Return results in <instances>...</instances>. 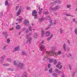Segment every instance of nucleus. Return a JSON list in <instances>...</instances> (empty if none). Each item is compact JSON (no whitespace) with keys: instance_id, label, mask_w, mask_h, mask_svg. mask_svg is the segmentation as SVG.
Here are the masks:
<instances>
[{"instance_id":"obj_1","label":"nucleus","mask_w":77,"mask_h":77,"mask_svg":"<svg viewBox=\"0 0 77 77\" xmlns=\"http://www.w3.org/2000/svg\"><path fill=\"white\" fill-rule=\"evenodd\" d=\"M54 50H55V48H53L52 50L50 52L48 51H46L45 55H47V56L50 55L51 56H54V57H56V56H57V53L54 52Z\"/></svg>"},{"instance_id":"obj_2","label":"nucleus","mask_w":77,"mask_h":77,"mask_svg":"<svg viewBox=\"0 0 77 77\" xmlns=\"http://www.w3.org/2000/svg\"><path fill=\"white\" fill-rule=\"evenodd\" d=\"M32 35V32L29 34V35H26V38L27 39V44H30V43H31V41H32V37L30 36V35Z\"/></svg>"},{"instance_id":"obj_3","label":"nucleus","mask_w":77,"mask_h":77,"mask_svg":"<svg viewBox=\"0 0 77 77\" xmlns=\"http://www.w3.org/2000/svg\"><path fill=\"white\" fill-rule=\"evenodd\" d=\"M24 11V8L22 6H21L18 10V11L17 13V16H19L20 15L21 11Z\"/></svg>"},{"instance_id":"obj_4","label":"nucleus","mask_w":77,"mask_h":77,"mask_svg":"<svg viewBox=\"0 0 77 77\" xmlns=\"http://www.w3.org/2000/svg\"><path fill=\"white\" fill-rule=\"evenodd\" d=\"M37 14V11L36 10H33L32 12V16H34V18L36 19L37 18V17L38 16V14Z\"/></svg>"},{"instance_id":"obj_5","label":"nucleus","mask_w":77,"mask_h":77,"mask_svg":"<svg viewBox=\"0 0 77 77\" xmlns=\"http://www.w3.org/2000/svg\"><path fill=\"white\" fill-rule=\"evenodd\" d=\"M17 65L19 68H20V69H23L24 67V65L21 63L18 62Z\"/></svg>"},{"instance_id":"obj_6","label":"nucleus","mask_w":77,"mask_h":77,"mask_svg":"<svg viewBox=\"0 0 77 77\" xmlns=\"http://www.w3.org/2000/svg\"><path fill=\"white\" fill-rule=\"evenodd\" d=\"M56 67L58 68V69H61L62 67V66L61 65V63L59 62L58 63L57 65H56Z\"/></svg>"},{"instance_id":"obj_7","label":"nucleus","mask_w":77,"mask_h":77,"mask_svg":"<svg viewBox=\"0 0 77 77\" xmlns=\"http://www.w3.org/2000/svg\"><path fill=\"white\" fill-rule=\"evenodd\" d=\"M23 17H22L21 16H19V18L17 20V21H18L19 23H21V21H22V20H23Z\"/></svg>"},{"instance_id":"obj_8","label":"nucleus","mask_w":77,"mask_h":77,"mask_svg":"<svg viewBox=\"0 0 77 77\" xmlns=\"http://www.w3.org/2000/svg\"><path fill=\"white\" fill-rule=\"evenodd\" d=\"M23 23L25 26H28L29 24V21L27 20H25L23 21Z\"/></svg>"},{"instance_id":"obj_9","label":"nucleus","mask_w":77,"mask_h":77,"mask_svg":"<svg viewBox=\"0 0 77 77\" xmlns=\"http://www.w3.org/2000/svg\"><path fill=\"white\" fill-rule=\"evenodd\" d=\"M45 46H44V45H41L40 47V51H43V50L45 49Z\"/></svg>"},{"instance_id":"obj_10","label":"nucleus","mask_w":77,"mask_h":77,"mask_svg":"<svg viewBox=\"0 0 77 77\" xmlns=\"http://www.w3.org/2000/svg\"><path fill=\"white\" fill-rule=\"evenodd\" d=\"M50 33H51L49 31H47L45 33V36L47 37L50 36Z\"/></svg>"},{"instance_id":"obj_11","label":"nucleus","mask_w":77,"mask_h":77,"mask_svg":"<svg viewBox=\"0 0 77 77\" xmlns=\"http://www.w3.org/2000/svg\"><path fill=\"white\" fill-rule=\"evenodd\" d=\"M22 77H27V72H24L23 73L22 75Z\"/></svg>"},{"instance_id":"obj_12","label":"nucleus","mask_w":77,"mask_h":77,"mask_svg":"<svg viewBox=\"0 0 77 77\" xmlns=\"http://www.w3.org/2000/svg\"><path fill=\"white\" fill-rule=\"evenodd\" d=\"M52 76L54 77H57V74L56 73H53L52 74Z\"/></svg>"},{"instance_id":"obj_13","label":"nucleus","mask_w":77,"mask_h":77,"mask_svg":"<svg viewBox=\"0 0 77 77\" xmlns=\"http://www.w3.org/2000/svg\"><path fill=\"white\" fill-rule=\"evenodd\" d=\"M20 28L21 26L20 25H17L16 27V29H17V30H19V29H20Z\"/></svg>"},{"instance_id":"obj_14","label":"nucleus","mask_w":77,"mask_h":77,"mask_svg":"<svg viewBox=\"0 0 77 77\" xmlns=\"http://www.w3.org/2000/svg\"><path fill=\"white\" fill-rule=\"evenodd\" d=\"M60 8V7L59 6H56L54 8V11L55 10H57V9H59Z\"/></svg>"},{"instance_id":"obj_15","label":"nucleus","mask_w":77,"mask_h":77,"mask_svg":"<svg viewBox=\"0 0 77 77\" xmlns=\"http://www.w3.org/2000/svg\"><path fill=\"white\" fill-rule=\"evenodd\" d=\"M33 36L34 38H37V37H38V34L36 32L34 33V34Z\"/></svg>"},{"instance_id":"obj_16","label":"nucleus","mask_w":77,"mask_h":77,"mask_svg":"<svg viewBox=\"0 0 77 77\" xmlns=\"http://www.w3.org/2000/svg\"><path fill=\"white\" fill-rule=\"evenodd\" d=\"M41 35L42 36H44L45 35V32H44V30H42L41 31Z\"/></svg>"},{"instance_id":"obj_17","label":"nucleus","mask_w":77,"mask_h":77,"mask_svg":"<svg viewBox=\"0 0 77 77\" xmlns=\"http://www.w3.org/2000/svg\"><path fill=\"white\" fill-rule=\"evenodd\" d=\"M66 44H64L63 45V48L65 51H66Z\"/></svg>"},{"instance_id":"obj_18","label":"nucleus","mask_w":77,"mask_h":77,"mask_svg":"<svg viewBox=\"0 0 77 77\" xmlns=\"http://www.w3.org/2000/svg\"><path fill=\"white\" fill-rule=\"evenodd\" d=\"M38 9L39 10V11L38 12V14L39 15H41V12H42V8H41L40 10V8L38 7Z\"/></svg>"},{"instance_id":"obj_19","label":"nucleus","mask_w":77,"mask_h":77,"mask_svg":"<svg viewBox=\"0 0 77 77\" xmlns=\"http://www.w3.org/2000/svg\"><path fill=\"white\" fill-rule=\"evenodd\" d=\"M55 4L56 3H58V4H60V2L59 0H55Z\"/></svg>"},{"instance_id":"obj_20","label":"nucleus","mask_w":77,"mask_h":77,"mask_svg":"<svg viewBox=\"0 0 77 77\" xmlns=\"http://www.w3.org/2000/svg\"><path fill=\"white\" fill-rule=\"evenodd\" d=\"M55 72H57L58 74H59L60 73H61V71H60L58 70V69H55Z\"/></svg>"},{"instance_id":"obj_21","label":"nucleus","mask_w":77,"mask_h":77,"mask_svg":"<svg viewBox=\"0 0 77 77\" xmlns=\"http://www.w3.org/2000/svg\"><path fill=\"white\" fill-rule=\"evenodd\" d=\"M18 49H19V47H17L16 48H14V50L13 51H18Z\"/></svg>"},{"instance_id":"obj_22","label":"nucleus","mask_w":77,"mask_h":77,"mask_svg":"<svg viewBox=\"0 0 77 77\" xmlns=\"http://www.w3.org/2000/svg\"><path fill=\"white\" fill-rule=\"evenodd\" d=\"M2 34L3 35H4V36H7V32H2Z\"/></svg>"},{"instance_id":"obj_23","label":"nucleus","mask_w":77,"mask_h":77,"mask_svg":"<svg viewBox=\"0 0 77 77\" xmlns=\"http://www.w3.org/2000/svg\"><path fill=\"white\" fill-rule=\"evenodd\" d=\"M57 61L56 59H55L54 60L53 63L55 65L56 64V63H57Z\"/></svg>"},{"instance_id":"obj_24","label":"nucleus","mask_w":77,"mask_h":77,"mask_svg":"<svg viewBox=\"0 0 77 77\" xmlns=\"http://www.w3.org/2000/svg\"><path fill=\"white\" fill-rule=\"evenodd\" d=\"M51 24L49 25V26L47 27L45 29V30H48V29H49L50 28V27H51Z\"/></svg>"},{"instance_id":"obj_25","label":"nucleus","mask_w":77,"mask_h":77,"mask_svg":"<svg viewBox=\"0 0 77 77\" xmlns=\"http://www.w3.org/2000/svg\"><path fill=\"white\" fill-rule=\"evenodd\" d=\"M5 6H7V5H8V1L7 0V1H5Z\"/></svg>"},{"instance_id":"obj_26","label":"nucleus","mask_w":77,"mask_h":77,"mask_svg":"<svg viewBox=\"0 0 77 77\" xmlns=\"http://www.w3.org/2000/svg\"><path fill=\"white\" fill-rule=\"evenodd\" d=\"M9 65V63H5L3 64V66H8Z\"/></svg>"},{"instance_id":"obj_27","label":"nucleus","mask_w":77,"mask_h":77,"mask_svg":"<svg viewBox=\"0 0 77 77\" xmlns=\"http://www.w3.org/2000/svg\"><path fill=\"white\" fill-rule=\"evenodd\" d=\"M45 18L47 20H50L51 18H50V17L49 16H48L45 17Z\"/></svg>"},{"instance_id":"obj_28","label":"nucleus","mask_w":77,"mask_h":77,"mask_svg":"<svg viewBox=\"0 0 77 77\" xmlns=\"http://www.w3.org/2000/svg\"><path fill=\"white\" fill-rule=\"evenodd\" d=\"M13 62L14 65H15V66H17L18 65V64L16 63V61L15 60H14Z\"/></svg>"},{"instance_id":"obj_29","label":"nucleus","mask_w":77,"mask_h":77,"mask_svg":"<svg viewBox=\"0 0 77 77\" xmlns=\"http://www.w3.org/2000/svg\"><path fill=\"white\" fill-rule=\"evenodd\" d=\"M58 55H60L62 54V52L61 51H59L57 53Z\"/></svg>"},{"instance_id":"obj_30","label":"nucleus","mask_w":77,"mask_h":77,"mask_svg":"<svg viewBox=\"0 0 77 77\" xmlns=\"http://www.w3.org/2000/svg\"><path fill=\"white\" fill-rule=\"evenodd\" d=\"M52 68L49 69V73H51V72H52Z\"/></svg>"},{"instance_id":"obj_31","label":"nucleus","mask_w":77,"mask_h":77,"mask_svg":"<svg viewBox=\"0 0 77 77\" xmlns=\"http://www.w3.org/2000/svg\"><path fill=\"white\" fill-rule=\"evenodd\" d=\"M4 59H5V56H3L1 58V60L2 61H3Z\"/></svg>"},{"instance_id":"obj_32","label":"nucleus","mask_w":77,"mask_h":77,"mask_svg":"<svg viewBox=\"0 0 77 77\" xmlns=\"http://www.w3.org/2000/svg\"><path fill=\"white\" fill-rule=\"evenodd\" d=\"M49 13V12H48V11H47L45 12V13H44L43 14H45V15H47V14H48Z\"/></svg>"},{"instance_id":"obj_33","label":"nucleus","mask_w":77,"mask_h":77,"mask_svg":"<svg viewBox=\"0 0 77 77\" xmlns=\"http://www.w3.org/2000/svg\"><path fill=\"white\" fill-rule=\"evenodd\" d=\"M28 29L30 31H32V26H29V27H28Z\"/></svg>"},{"instance_id":"obj_34","label":"nucleus","mask_w":77,"mask_h":77,"mask_svg":"<svg viewBox=\"0 0 77 77\" xmlns=\"http://www.w3.org/2000/svg\"><path fill=\"white\" fill-rule=\"evenodd\" d=\"M49 61L51 63L53 62V59H50L49 60Z\"/></svg>"},{"instance_id":"obj_35","label":"nucleus","mask_w":77,"mask_h":77,"mask_svg":"<svg viewBox=\"0 0 77 77\" xmlns=\"http://www.w3.org/2000/svg\"><path fill=\"white\" fill-rule=\"evenodd\" d=\"M71 5H67L66 6V7L67 8H69L70 7H71Z\"/></svg>"},{"instance_id":"obj_36","label":"nucleus","mask_w":77,"mask_h":77,"mask_svg":"<svg viewBox=\"0 0 77 77\" xmlns=\"http://www.w3.org/2000/svg\"><path fill=\"white\" fill-rule=\"evenodd\" d=\"M22 55H24V56H26V54L25 53V52H22Z\"/></svg>"},{"instance_id":"obj_37","label":"nucleus","mask_w":77,"mask_h":77,"mask_svg":"<svg viewBox=\"0 0 77 77\" xmlns=\"http://www.w3.org/2000/svg\"><path fill=\"white\" fill-rule=\"evenodd\" d=\"M7 42L8 44H9V42H10V39L9 38H8L7 39Z\"/></svg>"},{"instance_id":"obj_38","label":"nucleus","mask_w":77,"mask_h":77,"mask_svg":"<svg viewBox=\"0 0 77 77\" xmlns=\"http://www.w3.org/2000/svg\"><path fill=\"white\" fill-rule=\"evenodd\" d=\"M75 33L76 35H77V28H76L75 29Z\"/></svg>"},{"instance_id":"obj_39","label":"nucleus","mask_w":77,"mask_h":77,"mask_svg":"<svg viewBox=\"0 0 77 77\" xmlns=\"http://www.w3.org/2000/svg\"><path fill=\"white\" fill-rule=\"evenodd\" d=\"M45 43V41L42 40L41 42V44H44Z\"/></svg>"},{"instance_id":"obj_40","label":"nucleus","mask_w":77,"mask_h":77,"mask_svg":"<svg viewBox=\"0 0 77 77\" xmlns=\"http://www.w3.org/2000/svg\"><path fill=\"white\" fill-rule=\"evenodd\" d=\"M50 9L51 11H54V8H53V7H50Z\"/></svg>"},{"instance_id":"obj_41","label":"nucleus","mask_w":77,"mask_h":77,"mask_svg":"<svg viewBox=\"0 0 77 77\" xmlns=\"http://www.w3.org/2000/svg\"><path fill=\"white\" fill-rule=\"evenodd\" d=\"M7 70H8V71H13V69L10 68H8L7 69Z\"/></svg>"},{"instance_id":"obj_42","label":"nucleus","mask_w":77,"mask_h":77,"mask_svg":"<svg viewBox=\"0 0 77 77\" xmlns=\"http://www.w3.org/2000/svg\"><path fill=\"white\" fill-rule=\"evenodd\" d=\"M51 39V37H48L47 38V41H50Z\"/></svg>"},{"instance_id":"obj_43","label":"nucleus","mask_w":77,"mask_h":77,"mask_svg":"<svg viewBox=\"0 0 77 77\" xmlns=\"http://www.w3.org/2000/svg\"><path fill=\"white\" fill-rule=\"evenodd\" d=\"M25 32H26V33H28V32H29V31H28V29H26V30H25Z\"/></svg>"},{"instance_id":"obj_44","label":"nucleus","mask_w":77,"mask_h":77,"mask_svg":"<svg viewBox=\"0 0 77 77\" xmlns=\"http://www.w3.org/2000/svg\"><path fill=\"white\" fill-rule=\"evenodd\" d=\"M66 16H70V17H72V15H70V14H66Z\"/></svg>"},{"instance_id":"obj_45","label":"nucleus","mask_w":77,"mask_h":77,"mask_svg":"<svg viewBox=\"0 0 77 77\" xmlns=\"http://www.w3.org/2000/svg\"><path fill=\"white\" fill-rule=\"evenodd\" d=\"M48 68H50V67H51V64H48Z\"/></svg>"},{"instance_id":"obj_46","label":"nucleus","mask_w":77,"mask_h":77,"mask_svg":"<svg viewBox=\"0 0 77 77\" xmlns=\"http://www.w3.org/2000/svg\"><path fill=\"white\" fill-rule=\"evenodd\" d=\"M60 32L61 33H63V29H60Z\"/></svg>"},{"instance_id":"obj_47","label":"nucleus","mask_w":77,"mask_h":77,"mask_svg":"<svg viewBox=\"0 0 77 77\" xmlns=\"http://www.w3.org/2000/svg\"><path fill=\"white\" fill-rule=\"evenodd\" d=\"M6 46H4L3 48V50H5L6 48Z\"/></svg>"},{"instance_id":"obj_48","label":"nucleus","mask_w":77,"mask_h":77,"mask_svg":"<svg viewBox=\"0 0 77 77\" xmlns=\"http://www.w3.org/2000/svg\"><path fill=\"white\" fill-rule=\"evenodd\" d=\"M8 61V62H11V58H8L7 60Z\"/></svg>"},{"instance_id":"obj_49","label":"nucleus","mask_w":77,"mask_h":77,"mask_svg":"<svg viewBox=\"0 0 77 77\" xmlns=\"http://www.w3.org/2000/svg\"><path fill=\"white\" fill-rule=\"evenodd\" d=\"M26 9L27 10H29V9H30V7H29L27 6L26 7Z\"/></svg>"},{"instance_id":"obj_50","label":"nucleus","mask_w":77,"mask_h":77,"mask_svg":"<svg viewBox=\"0 0 77 77\" xmlns=\"http://www.w3.org/2000/svg\"><path fill=\"white\" fill-rule=\"evenodd\" d=\"M45 71H47L48 70V69H47V67H46L45 69Z\"/></svg>"},{"instance_id":"obj_51","label":"nucleus","mask_w":77,"mask_h":77,"mask_svg":"<svg viewBox=\"0 0 77 77\" xmlns=\"http://www.w3.org/2000/svg\"><path fill=\"white\" fill-rule=\"evenodd\" d=\"M56 24V22H55L53 23V26H54Z\"/></svg>"},{"instance_id":"obj_52","label":"nucleus","mask_w":77,"mask_h":77,"mask_svg":"<svg viewBox=\"0 0 77 77\" xmlns=\"http://www.w3.org/2000/svg\"><path fill=\"white\" fill-rule=\"evenodd\" d=\"M72 20L73 22H75V18H73Z\"/></svg>"},{"instance_id":"obj_53","label":"nucleus","mask_w":77,"mask_h":77,"mask_svg":"<svg viewBox=\"0 0 77 77\" xmlns=\"http://www.w3.org/2000/svg\"><path fill=\"white\" fill-rule=\"evenodd\" d=\"M19 7L18 6H17L16 8V10H17L18 9Z\"/></svg>"},{"instance_id":"obj_54","label":"nucleus","mask_w":77,"mask_h":77,"mask_svg":"<svg viewBox=\"0 0 77 77\" xmlns=\"http://www.w3.org/2000/svg\"><path fill=\"white\" fill-rule=\"evenodd\" d=\"M49 22H50V23H51H51H52V20H50Z\"/></svg>"},{"instance_id":"obj_55","label":"nucleus","mask_w":77,"mask_h":77,"mask_svg":"<svg viewBox=\"0 0 77 77\" xmlns=\"http://www.w3.org/2000/svg\"><path fill=\"white\" fill-rule=\"evenodd\" d=\"M69 68L70 69H72V68H71V66H69Z\"/></svg>"},{"instance_id":"obj_56","label":"nucleus","mask_w":77,"mask_h":77,"mask_svg":"<svg viewBox=\"0 0 77 77\" xmlns=\"http://www.w3.org/2000/svg\"><path fill=\"white\" fill-rule=\"evenodd\" d=\"M53 36H54L53 34H52L51 35L50 37L51 38V37H53Z\"/></svg>"},{"instance_id":"obj_57","label":"nucleus","mask_w":77,"mask_h":77,"mask_svg":"<svg viewBox=\"0 0 77 77\" xmlns=\"http://www.w3.org/2000/svg\"><path fill=\"white\" fill-rule=\"evenodd\" d=\"M23 31L25 30H26V28H25V27L23 28Z\"/></svg>"},{"instance_id":"obj_58","label":"nucleus","mask_w":77,"mask_h":77,"mask_svg":"<svg viewBox=\"0 0 77 77\" xmlns=\"http://www.w3.org/2000/svg\"><path fill=\"white\" fill-rule=\"evenodd\" d=\"M61 77H65V75H63V74L62 76H61Z\"/></svg>"},{"instance_id":"obj_59","label":"nucleus","mask_w":77,"mask_h":77,"mask_svg":"<svg viewBox=\"0 0 77 77\" xmlns=\"http://www.w3.org/2000/svg\"><path fill=\"white\" fill-rule=\"evenodd\" d=\"M40 21H42V18H41V19L40 20Z\"/></svg>"},{"instance_id":"obj_60","label":"nucleus","mask_w":77,"mask_h":77,"mask_svg":"<svg viewBox=\"0 0 77 77\" xmlns=\"http://www.w3.org/2000/svg\"><path fill=\"white\" fill-rule=\"evenodd\" d=\"M54 14L55 15H57V13L56 12H55L54 13Z\"/></svg>"},{"instance_id":"obj_61","label":"nucleus","mask_w":77,"mask_h":77,"mask_svg":"<svg viewBox=\"0 0 77 77\" xmlns=\"http://www.w3.org/2000/svg\"><path fill=\"white\" fill-rule=\"evenodd\" d=\"M69 55L70 57H71V56H72V55L71 54H69Z\"/></svg>"},{"instance_id":"obj_62","label":"nucleus","mask_w":77,"mask_h":77,"mask_svg":"<svg viewBox=\"0 0 77 77\" xmlns=\"http://www.w3.org/2000/svg\"><path fill=\"white\" fill-rule=\"evenodd\" d=\"M67 51H69V48H68L67 49Z\"/></svg>"},{"instance_id":"obj_63","label":"nucleus","mask_w":77,"mask_h":77,"mask_svg":"<svg viewBox=\"0 0 77 77\" xmlns=\"http://www.w3.org/2000/svg\"><path fill=\"white\" fill-rule=\"evenodd\" d=\"M72 77H74V74H72Z\"/></svg>"},{"instance_id":"obj_64","label":"nucleus","mask_w":77,"mask_h":77,"mask_svg":"<svg viewBox=\"0 0 77 77\" xmlns=\"http://www.w3.org/2000/svg\"><path fill=\"white\" fill-rule=\"evenodd\" d=\"M67 57H70L69 55V54L67 55Z\"/></svg>"}]
</instances>
